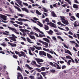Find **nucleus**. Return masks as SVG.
Instances as JSON below:
<instances>
[{
  "instance_id": "23",
  "label": "nucleus",
  "mask_w": 79,
  "mask_h": 79,
  "mask_svg": "<svg viewBox=\"0 0 79 79\" xmlns=\"http://www.w3.org/2000/svg\"><path fill=\"white\" fill-rule=\"evenodd\" d=\"M73 7L74 8L77 9L78 8V5L74 4L73 5Z\"/></svg>"
},
{
  "instance_id": "35",
  "label": "nucleus",
  "mask_w": 79,
  "mask_h": 79,
  "mask_svg": "<svg viewBox=\"0 0 79 79\" xmlns=\"http://www.w3.org/2000/svg\"><path fill=\"white\" fill-rule=\"evenodd\" d=\"M57 38H58V39H59L60 40H61L62 41H64V40H63V39H62V38H61V36H57Z\"/></svg>"
},
{
  "instance_id": "4",
  "label": "nucleus",
  "mask_w": 79,
  "mask_h": 79,
  "mask_svg": "<svg viewBox=\"0 0 79 79\" xmlns=\"http://www.w3.org/2000/svg\"><path fill=\"white\" fill-rule=\"evenodd\" d=\"M8 27L9 28V29H11V30H12V31H14V32H15V33L17 34H19V32L18 31H17V30L15 29V28H12L10 27Z\"/></svg>"
},
{
  "instance_id": "22",
  "label": "nucleus",
  "mask_w": 79,
  "mask_h": 79,
  "mask_svg": "<svg viewBox=\"0 0 79 79\" xmlns=\"http://www.w3.org/2000/svg\"><path fill=\"white\" fill-rule=\"evenodd\" d=\"M43 50L44 51H46V52H49V53H52V52L50 51V50L48 49H47L45 48H43Z\"/></svg>"
},
{
  "instance_id": "46",
  "label": "nucleus",
  "mask_w": 79,
  "mask_h": 79,
  "mask_svg": "<svg viewBox=\"0 0 79 79\" xmlns=\"http://www.w3.org/2000/svg\"><path fill=\"white\" fill-rule=\"evenodd\" d=\"M41 74L44 77H45V76L46 75V73L45 72H41Z\"/></svg>"
},
{
  "instance_id": "54",
  "label": "nucleus",
  "mask_w": 79,
  "mask_h": 79,
  "mask_svg": "<svg viewBox=\"0 0 79 79\" xmlns=\"http://www.w3.org/2000/svg\"><path fill=\"white\" fill-rule=\"evenodd\" d=\"M23 4L24 5H25V6H28V4H27V3L26 2V3H24V2H23Z\"/></svg>"
},
{
  "instance_id": "40",
  "label": "nucleus",
  "mask_w": 79,
  "mask_h": 79,
  "mask_svg": "<svg viewBox=\"0 0 79 79\" xmlns=\"http://www.w3.org/2000/svg\"><path fill=\"white\" fill-rule=\"evenodd\" d=\"M29 78L31 79H34V77L33 76L30 75L29 77Z\"/></svg>"
},
{
  "instance_id": "5",
  "label": "nucleus",
  "mask_w": 79,
  "mask_h": 79,
  "mask_svg": "<svg viewBox=\"0 0 79 79\" xmlns=\"http://www.w3.org/2000/svg\"><path fill=\"white\" fill-rule=\"evenodd\" d=\"M20 53H21V54H19V57H21V56H24V57H27L26 55L24 52L21 51Z\"/></svg>"
},
{
  "instance_id": "34",
  "label": "nucleus",
  "mask_w": 79,
  "mask_h": 79,
  "mask_svg": "<svg viewBox=\"0 0 79 79\" xmlns=\"http://www.w3.org/2000/svg\"><path fill=\"white\" fill-rule=\"evenodd\" d=\"M36 14H37L38 15H42V14L38 10H36Z\"/></svg>"
},
{
  "instance_id": "56",
  "label": "nucleus",
  "mask_w": 79,
  "mask_h": 79,
  "mask_svg": "<svg viewBox=\"0 0 79 79\" xmlns=\"http://www.w3.org/2000/svg\"><path fill=\"white\" fill-rule=\"evenodd\" d=\"M13 56L14 58H15V59H17V58H18V56L16 55H13Z\"/></svg>"
},
{
  "instance_id": "36",
  "label": "nucleus",
  "mask_w": 79,
  "mask_h": 79,
  "mask_svg": "<svg viewBox=\"0 0 79 79\" xmlns=\"http://www.w3.org/2000/svg\"><path fill=\"white\" fill-rule=\"evenodd\" d=\"M29 37L31 38V39H34V40H35V37H34V36L30 35Z\"/></svg>"
},
{
  "instance_id": "11",
  "label": "nucleus",
  "mask_w": 79,
  "mask_h": 79,
  "mask_svg": "<svg viewBox=\"0 0 79 79\" xmlns=\"http://www.w3.org/2000/svg\"><path fill=\"white\" fill-rule=\"evenodd\" d=\"M65 53H68V54H69V55H71V56H73L72 54H71V52L69 50H66L65 51Z\"/></svg>"
},
{
  "instance_id": "50",
  "label": "nucleus",
  "mask_w": 79,
  "mask_h": 79,
  "mask_svg": "<svg viewBox=\"0 0 79 79\" xmlns=\"http://www.w3.org/2000/svg\"><path fill=\"white\" fill-rule=\"evenodd\" d=\"M45 21L46 22H47V23H49L50 22V21H49V19L48 18H46Z\"/></svg>"
},
{
  "instance_id": "12",
  "label": "nucleus",
  "mask_w": 79,
  "mask_h": 79,
  "mask_svg": "<svg viewBox=\"0 0 79 79\" xmlns=\"http://www.w3.org/2000/svg\"><path fill=\"white\" fill-rule=\"evenodd\" d=\"M8 44H9V45H10L11 47H16V44H12L10 42H8Z\"/></svg>"
},
{
  "instance_id": "39",
  "label": "nucleus",
  "mask_w": 79,
  "mask_h": 79,
  "mask_svg": "<svg viewBox=\"0 0 79 79\" xmlns=\"http://www.w3.org/2000/svg\"><path fill=\"white\" fill-rule=\"evenodd\" d=\"M71 60H68V62H67V64L68 66H69V65H70V63H71Z\"/></svg>"
},
{
  "instance_id": "31",
  "label": "nucleus",
  "mask_w": 79,
  "mask_h": 79,
  "mask_svg": "<svg viewBox=\"0 0 79 79\" xmlns=\"http://www.w3.org/2000/svg\"><path fill=\"white\" fill-rule=\"evenodd\" d=\"M17 70H18L19 71H20L21 72L23 71V69H21L20 67L19 66H18V68L17 69Z\"/></svg>"
},
{
  "instance_id": "25",
  "label": "nucleus",
  "mask_w": 79,
  "mask_h": 79,
  "mask_svg": "<svg viewBox=\"0 0 79 79\" xmlns=\"http://www.w3.org/2000/svg\"><path fill=\"white\" fill-rule=\"evenodd\" d=\"M25 67H26L27 68H28L29 69H32V68L30 67V66H29V65L27 64H25Z\"/></svg>"
},
{
  "instance_id": "60",
  "label": "nucleus",
  "mask_w": 79,
  "mask_h": 79,
  "mask_svg": "<svg viewBox=\"0 0 79 79\" xmlns=\"http://www.w3.org/2000/svg\"><path fill=\"white\" fill-rule=\"evenodd\" d=\"M36 69L37 71H38V72H41V71H42L41 70H40V69L36 68Z\"/></svg>"
},
{
  "instance_id": "9",
  "label": "nucleus",
  "mask_w": 79,
  "mask_h": 79,
  "mask_svg": "<svg viewBox=\"0 0 79 79\" xmlns=\"http://www.w3.org/2000/svg\"><path fill=\"white\" fill-rule=\"evenodd\" d=\"M39 54L41 56H42L41 55H44V56H46V53L44 51H41L40 52Z\"/></svg>"
},
{
  "instance_id": "55",
  "label": "nucleus",
  "mask_w": 79,
  "mask_h": 79,
  "mask_svg": "<svg viewBox=\"0 0 79 79\" xmlns=\"http://www.w3.org/2000/svg\"><path fill=\"white\" fill-rule=\"evenodd\" d=\"M66 58H67L68 59H70V60H71V59L72 58L71 56H66Z\"/></svg>"
},
{
  "instance_id": "64",
  "label": "nucleus",
  "mask_w": 79,
  "mask_h": 79,
  "mask_svg": "<svg viewBox=\"0 0 79 79\" xmlns=\"http://www.w3.org/2000/svg\"><path fill=\"white\" fill-rule=\"evenodd\" d=\"M76 16L77 18L79 19V13H77L76 14Z\"/></svg>"
},
{
  "instance_id": "14",
  "label": "nucleus",
  "mask_w": 79,
  "mask_h": 79,
  "mask_svg": "<svg viewBox=\"0 0 79 79\" xmlns=\"http://www.w3.org/2000/svg\"><path fill=\"white\" fill-rule=\"evenodd\" d=\"M50 26L51 27H54V28H56V24L52 23L51 22V24H50Z\"/></svg>"
},
{
  "instance_id": "20",
  "label": "nucleus",
  "mask_w": 79,
  "mask_h": 79,
  "mask_svg": "<svg viewBox=\"0 0 79 79\" xmlns=\"http://www.w3.org/2000/svg\"><path fill=\"white\" fill-rule=\"evenodd\" d=\"M50 52H49L50 53H51L52 54H54V55H56V56H58V55H57L56 54V53H55V52L52 51V49H51L50 51Z\"/></svg>"
},
{
  "instance_id": "51",
  "label": "nucleus",
  "mask_w": 79,
  "mask_h": 79,
  "mask_svg": "<svg viewBox=\"0 0 79 79\" xmlns=\"http://www.w3.org/2000/svg\"><path fill=\"white\" fill-rule=\"evenodd\" d=\"M63 45H64V46L65 48H66L68 49V47L65 44L63 43Z\"/></svg>"
},
{
  "instance_id": "27",
  "label": "nucleus",
  "mask_w": 79,
  "mask_h": 79,
  "mask_svg": "<svg viewBox=\"0 0 79 79\" xmlns=\"http://www.w3.org/2000/svg\"><path fill=\"white\" fill-rule=\"evenodd\" d=\"M47 55L48 58H49V59L52 58V57L51 55H50V54L48 53H47Z\"/></svg>"
},
{
  "instance_id": "1",
  "label": "nucleus",
  "mask_w": 79,
  "mask_h": 79,
  "mask_svg": "<svg viewBox=\"0 0 79 79\" xmlns=\"http://www.w3.org/2000/svg\"><path fill=\"white\" fill-rule=\"evenodd\" d=\"M12 37H10V40H13L14 42H16V39H18V37L15 36V35L13 34L11 35Z\"/></svg>"
},
{
  "instance_id": "37",
  "label": "nucleus",
  "mask_w": 79,
  "mask_h": 79,
  "mask_svg": "<svg viewBox=\"0 0 79 79\" xmlns=\"http://www.w3.org/2000/svg\"><path fill=\"white\" fill-rule=\"evenodd\" d=\"M57 24H58V25H60V26H65V25L63 24L62 23H61V22H57Z\"/></svg>"
},
{
  "instance_id": "42",
  "label": "nucleus",
  "mask_w": 79,
  "mask_h": 79,
  "mask_svg": "<svg viewBox=\"0 0 79 79\" xmlns=\"http://www.w3.org/2000/svg\"><path fill=\"white\" fill-rule=\"evenodd\" d=\"M18 16H20L21 18H23V17H24V14H20L18 15Z\"/></svg>"
},
{
  "instance_id": "43",
  "label": "nucleus",
  "mask_w": 79,
  "mask_h": 79,
  "mask_svg": "<svg viewBox=\"0 0 79 79\" xmlns=\"http://www.w3.org/2000/svg\"><path fill=\"white\" fill-rule=\"evenodd\" d=\"M41 71H44L45 70V68L44 67H41Z\"/></svg>"
},
{
  "instance_id": "16",
  "label": "nucleus",
  "mask_w": 79,
  "mask_h": 79,
  "mask_svg": "<svg viewBox=\"0 0 79 79\" xmlns=\"http://www.w3.org/2000/svg\"><path fill=\"white\" fill-rule=\"evenodd\" d=\"M43 44L44 45H45V46L44 47L45 48H47V47H48V44L47 42H44L43 43Z\"/></svg>"
},
{
  "instance_id": "17",
  "label": "nucleus",
  "mask_w": 79,
  "mask_h": 79,
  "mask_svg": "<svg viewBox=\"0 0 79 79\" xmlns=\"http://www.w3.org/2000/svg\"><path fill=\"white\" fill-rule=\"evenodd\" d=\"M33 47H35L36 49L40 50L42 49V47H41L35 46H33Z\"/></svg>"
},
{
  "instance_id": "29",
  "label": "nucleus",
  "mask_w": 79,
  "mask_h": 79,
  "mask_svg": "<svg viewBox=\"0 0 79 79\" xmlns=\"http://www.w3.org/2000/svg\"><path fill=\"white\" fill-rule=\"evenodd\" d=\"M73 25L74 26V27H77V26H78V25L77 24V22H75L73 23Z\"/></svg>"
},
{
  "instance_id": "49",
  "label": "nucleus",
  "mask_w": 79,
  "mask_h": 79,
  "mask_svg": "<svg viewBox=\"0 0 79 79\" xmlns=\"http://www.w3.org/2000/svg\"><path fill=\"white\" fill-rule=\"evenodd\" d=\"M43 9L44 10V12H47L48 11V10H46V8H45L43 7Z\"/></svg>"
},
{
  "instance_id": "19",
  "label": "nucleus",
  "mask_w": 79,
  "mask_h": 79,
  "mask_svg": "<svg viewBox=\"0 0 79 79\" xmlns=\"http://www.w3.org/2000/svg\"><path fill=\"white\" fill-rule=\"evenodd\" d=\"M27 39L28 42H29V43H30V44H33V42L31 41V39H30L29 37H27Z\"/></svg>"
},
{
  "instance_id": "58",
  "label": "nucleus",
  "mask_w": 79,
  "mask_h": 79,
  "mask_svg": "<svg viewBox=\"0 0 79 79\" xmlns=\"http://www.w3.org/2000/svg\"><path fill=\"white\" fill-rule=\"evenodd\" d=\"M19 31H21L22 32L24 33V32L25 30H24V29H20Z\"/></svg>"
},
{
  "instance_id": "61",
  "label": "nucleus",
  "mask_w": 79,
  "mask_h": 79,
  "mask_svg": "<svg viewBox=\"0 0 79 79\" xmlns=\"http://www.w3.org/2000/svg\"><path fill=\"white\" fill-rule=\"evenodd\" d=\"M68 34H70V35H73V32H72L71 31H69Z\"/></svg>"
},
{
  "instance_id": "2",
  "label": "nucleus",
  "mask_w": 79,
  "mask_h": 79,
  "mask_svg": "<svg viewBox=\"0 0 79 79\" xmlns=\"http://www.w3.org/2000/svg\"><path fill=\"white\" fill-rule=\"evenodd\" d=\"M0 17H1L0 19L2 22L3 23H6V22H5V21H3V19L4 20V21L6 20V16L0 14Z\"/></svg>"
},
{
  "instance_id": "10",
  "label": "nucleus",
  "mask_w": 79,
  "mask_h": 79,
  "mask_svg": "<svg viewBox=\"0 0 79 79\" xmlns=\"http://www.w3.org/2000/svg\"><path fill=\"white\" fill-rule=\"evenodd\" d=\"M16 2H17L19 5H20L21 6H23V5L22 4H21V3H22V2L20 0H15Z\"/></svg>"
},
{
  "instance_id": "44",
  "label": "nucleus",
  "mask_w": 79,
  "mask_h": 79,
  "mask_svg": "<svg viewBox=\"0 0 79 79\" xmlns=\"http://www.w3.org/2000/svg\"><path fill=\"white\" fill-rule=\"evenodd\" d=\"M38 23L39 24H38V25H39V26H40V27H43V25L40 23V22H38Z\"/></svg>"
},
{
  "instance_id": "15",
  "label": "nucleus",
  "mask_w": 79,
  "mask_h": 79,
  "mask_svg": "<svg viewBox=\"0 0 79 79\" xmlns=\"http://www.w3.org/2000/svg\"><path fill=\"white\" fill-rule=\"evenodd\" d=\"M62 23L64 24H66V25H68L69 24V22L67 20H65Z\"/></svg>"
},
{
  "instance_id": "47",
  "label": "nucleus",
  "mask_w": 79,
  "mask_h": 79,
  "mask_svg": "<svg viewBox=\"0 0 79 79\" xmlns=\"http://www.w3.org/2000/svg\"><path fill=\"white\" fill-rule=\"evenodd\" d=\"M32 6H33V7H34V6H39V5L37 4H33L32 5Z\"/></svg>"
},
{
  "instance_id": "48",
  "label": "nucleus",
  "mask_w": 79,
  "mask_h": 79,
  "mask_svg": "<svg viewBox=\"0 0 79 79\" xmlns=\"http://www.w3.org/2000/svg\"><path fill=\"white\" fill-rule=\"evenodd\" d=\"M52 39L54 40H55V41H56V37H55V36H52Z\"/></svg>"
},
{
  "instance_id": "7",
  "label": "nucleus",
  "mask_w": 79,
  "mask_h": 79,
  "mask_svg": "<svg viewBox=\"0 0 79 79\" xmlns=\"http://www.w3.org/2000/svg\"><path fill=\"white\" fill-rule=\"evenodd\" d=\"M18 20L20 22H23V21H24V22H25V21H29V20L27 19L21 18L18 19Z\"/></svg>"
},
{
  "instance_id": "26",
  "label": "nucleus",
  "mask_w": 79,
  "mask_h": 79,
  "mask_svg": "<svg viewBox=\"0 0 79 79\" xmlns=\"http://www.w3.org/2000/svg\"><path fill=\"white\" fill-rule=\"evenodd\" d=\"M51 13L53 17H57V16H56V14H55V13L54 12L52 11L51 12Z\"/></svg>"
},
{
  "instance_id": "59",
  "label": "nucleus",
  "mask_w": 79,
  "mask_h": 79,
  "mask_svg": "<svg viewBox=\"0 0 79 79\" xmlns=\"http://www.w3.org/2000/svg\"><path fill=\"white\" fill-rule=\"evenodd\" d=\"M29 53L30 55H33V54H32V53H31V50L29 49Z\"/></svg>"
},
{
  "instance_id": "8",
  "label": "nucleus",
  "mask_w": 79,
  "mask_h": 79,
  "mask_svg": "<svg viewBox=\"0 0 79 79\" xmlns=\"http://www.w3.org/2000/svg\"><path fill=\"white\" fill-rule=\"evenodd\" d=\"M35 30V31H38L39 32H40V33H41V34H43L44 32H42V31H40V30H39V29L37 28L36 27H34L33 28Z\"/></svg>"
},
{
  "instance_id": "30",
  "label": "nucleus",
  "mask_w": 79,
  "mask_h": 79,
  "mask_svg": "<svg viewBox=\"0 0 79 79\" xmlns=\"http://www.w3.org/2000/svg\"><path fill=\"white\" fill-rule=\"evenodd\" d=\"M44 28L45 30H48L49 29L48 26L47 25H45Z\"/></svg>"
},
{
  "instance_id": "24",
  "label": "nucleus",
  "mask_w": 79,
  "mask_h": 79,
  "mask_svg": "<svg viewBox=\"0 0 79 79\" xmlns=\"http://www.w3.org/2000/svg\"><path fill=\"white\" fill-rule=\"evenodd\" d=\"M14 6L15 7V8H16V9H17L18 11H20V12H21V9H20V8H19V7H18L15 6Z\"/></svg>"
},
{
  "instance_id": "57",
  "label": "nucleus",
  "mask_w": 79,
  "mask_h": 79,
  "mask_svg": "<svg viewBox=\"0 0 79 79\" xmlns=\"http://www.w3.org/2000/svg\"><path fill=\"white\" fill-rule=\"evenodd\" d=\"M30 48H31V50H32L33 52H34V50H35V48H32L31 47Z\"/></svg>"
},
{
  "instance_id": "63",
  "label": "nucleus",
  "mask_w": 79,
  "mask_h": 79,
  "mask_svg": "<svg viewBox=\"0 0 79 79\" xmlns=\"http://www.w3.org/2000/svg\"><path fill=\"white\" fill-rule=\"evenodd\" d=\"M77 0H74V3H77V4H79V2L77 1Z\"/></svg>"
},
{
  "instance_id": "53",
  "label": "nucleus",
  "mask_w": 79,
  "mask_h": 79,
  "mask_svg": "<svg viewBox=\"0 0 79 79\" xmlns=\"http://www.w3.org/2000/svg\"><path fill=\"white\" fill-rule=\"evenodd\" d=\"M53 31H52V30H50V31L49 32H48V34H53Z\"/></svg>"
},
{
  "instance_id": "45",
  "label": "nucleus",
  "mask_w": 79,
  "mask_h": 79,
  "mask_svg": "<svg viewBox=\"0 0 79 79\" xmlns=\"http://www.w3.org/2000/svg\"><path fill=\"white\" fill-rule=\"evenodd\" d=\"M1 45H2V46H3V47H6V46L7 45L6 44H5V43H2L1 44Z\"/></svg>"
},
{
  "instance_id": "28",
  "label": "nucleus",
  "mask_w": 79,
  "mask_h": 79,
  "mask_svg": "<svg viewBox=\"0 0 79 79\" xmlns=\"http://www.w3.org/2000/svg\"><path fill=\"white\" fill-rule=\"evenodd\" d=\"M15 23H16L17 24H19L20 25H23V22H20L18 21H15Z\"/></svg>"
},
{
  "instance_id": "52",
  "label": "nucleus",
  "mask_w": 79,
  "mask_h": 79,
  "mask_svg": "<svg viewBox=\"0 0 79 79\" xmlns=\"http://www.w3.org/2000/svg\"><path fill=\"white\" fill-rule=\"evenodd\" d=\"M36 44H37V45H38V46H42V44H41L39 42L36 43Z\"/></svg>"
},
{
  "instance_id": "41",
  "label": "nucleus",
  "mask_w": 79,
  "mask_h": 79,
  "mask_svg": "<svg viewBox=\"0 0 79 79\" xmlns=\"http://www.w3.org/2000/svg\"><path fill=\"white\" fill-rule=\"evenodd\" d=\"M9 34V32L7 31H5V32H4L3 33V34H4V35H8Z\"/></svg>"
},
{
  "instance_id": "6",
  "label": "nucleus",
  "mask_w": 79,
  "mask_h": 79,
  "mask_svg": "<svg viewBox=\"0 0 79 79\" xmlns=\"http://www.w3.org/2000/svg\"><path fill=\"white\" fill-rule=\"evenodd\" d=\"M17 79H23V76H22V75H21L20 73H18Z\"/></svg>"
},
{
  "instance_id": "18",
  "label": "nucleus",
  "mask_w": 79,
  "mask_h": 79,
  "mask_svg": "<svg viewBox=\"0 0 79 79\" xmlns=\"http://www.w3.org/2000/svg\"><path fill=\"white\" fill-rule=\"evenodd\" d=\"M60 18L62 23H63L65 20V19H64V18H65V17L64 16H60Z\"/></svg>"
},
{
  "instance_id": "13",
  "label": "nucleus",
  "mask_w": 79,
  "mask_h": 79,
  "mask_svg": "<svg viewBox=\"0 0 79 79\" xmlns=\"http://www.w3.org/2000/svg\"><path fill=\"white\" fill-rule=\"evenodd\" d=\"M53 63L55 64L56 66H56L57 67H56V69H61V67L60 66H59V65L57 63L55 62H53Z\"/></svg>"
},
{
  "instance_id": "38",
  "label": "nucleus",
  "mask_w": 79,
  "mask_h": 79,
  "mask_svg": "<svg viewBox=\"0 0 79 79\" xmlns=\"http://www.w3.org/2000/svg\"><path fill=\"white\" fill-rule=\"evenodd\" d=\"M65 2H67L68 3L71 5V1H70V0H65Z\"/></svg>"
},
{
  "instance_id": "32",
  "label": "nucleus",
  "mask_w": 79,
  "mask_h": 79,
  "mask_svg": "<svg viewBox=\"0 0 79 79\" xmlns=\"http://www.w3.org/2000/svg\"><path fill=\"white\" fill-rule=\"evenodd\" d=\"M31 63V64H32V65H33L34 64H35V65H36V62L35 61L32 60Z\"/></svg>"
},
{
  "instance_id": "21",
  "label": "nucleus",
  "mask_w": 79,
  "mask_h": 79,
  "mask_svg": "<svg viewBox=\"0 0 79 79\" xmlns=\"http://www.w3.org/2000/svg\"><path fill=\"white\" fill-rule=\"evenodd\" d=\"M43 40L45 41V42H47L48 43H50V40L46 38H43Z\"/></svg>"
},
{
  "instance_id": "3",
  "label": "nucleus",
  "mask_w": 79,
  "mask_h": 79,
  "mask_svg": "<svg viewBox=\"0 0 79 79\" xmlns=\"http://www.w3.org/2000/svg\"><path fill=\"white\" fill-rule=\"evenodd\" d=\"M35 60L36 61L37 63L38 64H41L42 63H40V62H41V63H42V62H44V60L41 59H37L36 58H35Z\"/></svg>"
},
{
  "instance_id": "33",
  "label": "nucleus",
  "mask_w": 79,
  "mask_h": 79,
  "mask_svg": "<svg viewBox=\"0 0 79 79\" xmlns=\"http://www.w3.org/2000/svg\"><path fill=\"white\" fill-rule=\"evenodd\" d=\"M49 64H50L51 65V66H53L54 67H56V65L55 64H53V63L51 62H50Z\"/></svg>"
},
{
  "instance_id": "62",
  "label": "nucleus",
  "mask_w": 79,
  "mask_h": 79,
  "mask_svg": "<svg viewBox=\"0 0 79 79\" xmlns=\"http://www.w3.org/2000/svg\"><path fill=\"white\" fill-rule=\"evenodd\" d=\"M15 53L16 54V55L19 54H19H20V53H19V52L18 51H15Z\"/></svg>"
}]
</instances>
